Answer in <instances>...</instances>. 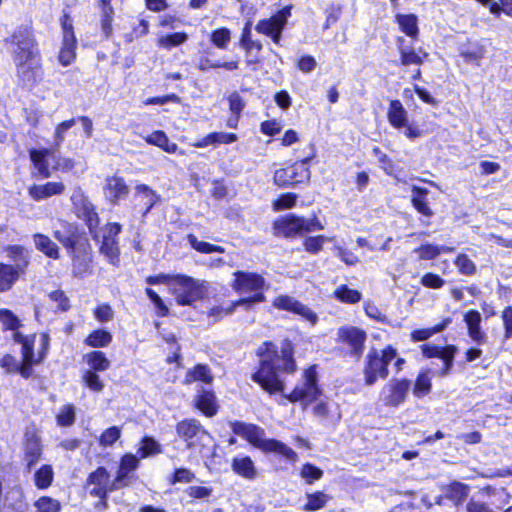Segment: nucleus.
Wrapping results in <instances>:
<instances>
[{
    "mask_svg": "<svg viewBox=\"0 0 512 512\" xmlns=\"http://www.w3.org/2000/svg\"><path fill=\"white\" fill-rule=\"evenodd\" d=\"M260 368L252 378L269 393L282 392L284 382L280 373H294L297 369L292 343L285 339L278 349L272 342H265L259 349Z\"/></svg>",
    "mask_w": 512,
    "mask_h": 512,
    "instance_id": "f257e3e1",
    "label": "nucleus"
},
{
    "mask_svg": "<svg viewBox=\"0 0 512 512\" xmlns=\"http://www.w3.org/2000/svg\"><path fill=\"white\" fill-rule=\"evenodd\" d=\"M6 43L11 46L17 76L25 85L35 84L41 78V57L32 30L20 26Z\"/></svg>",
    "mask_w": 512,
    "mask_h": 512,
    "instance_id": "f03ea898",
    "label": "nucleus"
},
{
    "mask_svg": "<svg viewBox=\"0 0 512 512\" xmlns=\"http://www.w3.org/2000/svg\"><path fill=\"white\" fill-rule=\"evenodd\" d=\"M232 430L255 447L266 452L278 453L289 461H297L298 456L295 451L283 442L275 439H266L264 429L257 425L236 421L232 424Z\"/></svg>",
    "mask_w": 512,
    "mask_h": 512,
    "instance_id": "7ed1b4c3",
    "label": "nucleus"
},
{
    "mask_svg": "<svg viewBox=\"0 0 512 512\" xmlns=\"http://www.w3.org/2000/svg\"><path fill=\"white\" fill-rule=\"evenodd\" d=\"M321 389L318 386L317 372L315 366L305 369L301 380L296 384L293 391L285 395L290 402H300L304 408L318 400Z\"/></svg>",
    "mask_w": 512,
    "mask_h": 512,
    "instance_id": "20e7f679",
    "label": "nucleus"
},
{
    "mask_svg": "<svg viewBox=\"0 0 512 512\" xmlns=\"http://www.w3.org/2000/svg\"><path fill=\"white\" fill-rule=\"evenodd\" d=\"M164 278L168 280V286L180 305H190L203 294V285L192 277L176 274Z\"/></svg>",
    "mask_w": 512,
    "mask_h": 512,
    "instance_id": "39448f33",
    "label": "nucleus"
},
{
    "mask_svg": "<svg viewBox=\"0 0 512 512\" xmlns=\"http://www.w3.org/2000/svg\"><path fill=\"white\" fill-rule=\"evenodd\" d=\"M273 228L276 235L295 237L305 232L322 230L324 229V226L316 217L305 219L294 214H288L276 220Z\"/></svg>",
    "mask_w": 512,
    "mask_h": 512,
    "instance_id": "423d86ee",
    "label": "nucleus"
},
{
    "mask_svg": "<svg viewBox=\"0 0 512 512\" xmlns=\"http://www.w3.org/2000/svg\"><path fill=\"white\" fill-rule=\"evenodd\" d=\"M71 201L76 216L85 222L93 239L98 241V227L100 219L98 213L96 212L94 204L91 202L88 196L85 195L83 190L79 187L73 190V193L71 195Z\"/></svg>",
    "mask_w": 512,
    "mask_h": 512,
    "instance_id": "0eeeda50",
    "label": "nucleus"
},
{
    "mask_svg": "<svg viewBox=\"0 0 512 512\" xmlns=\"http://www.w3.org/2000/svg\"><path fill=\"white\" fill-rule=\"evenodd\" d=\"M311 157L293 163L288 168L278 169L274 173V182L280 187H288L299 183L307 182L311 173L308 164Z\"/></svg>",
    "mask_w": 512,
    "mask_h": 512,
    "instance_id": "6e6552de",
    "label": "nucleus"
},
{
    "mask_svg": "<svg viewBox=\"0 0 512 512\" xmlns=\"http://www.w3.org/2000/svg\"><path fill=\"white\" fill-rule=\"evenodd\" d=\"M177 435L187 443L188 448L196 445H206L211 440V435L196 419H185L176 425Z\"/></svg>",
    "mask_w": 512,
    "mask_h": 512,
    "instance_id": "1a4fd4ad",
    "label": "nucleus"
},
{
    "mask_svg": "<svg viewBox=\"0 0 512 512\" xmlns=\"http://www.w3.org/2000/svg\"><path fill=\"white\" fill-rule=\"evenodd\" d=\"M53 236L67 249L68 253L88 246L87 238L78 227L67 221L59 222V227L54 229Z\"/></svg>",
    "mask_w": 512,
    "mask_h": 512,
    "instance_id": "9d476101",
    "label": "nucleus"
},
{
    "mask_svg": "<svg viewBox=\"0 0 512 512\" xmlns=\"http://www.w3.org/2000/svg\"><path fill=\"white\" fill-rule=\"evenodd\" d=\"M291 9L292 6H285L272 17L260 20L255 27L256 31L271 37L275 44H279L282 31L291 16Z\"/></svg>",
    "mask_w": 512,
    "mask_h": 512,
    "instance_id": "9b49d317",
    "label": "nucleus"
},
{
    "mask_svg": "<svg viewBox=\"0 0 512 512\" xmlns=\"http://www.w3.org/2000/svg\"><path fill=\"white\" fill-rule=\"evenodd\" d=\"M121 229L122 227L119 223H108L103 228L102 235L99 234V240L97 241L101 243L99 248L100 253L113 265L119 261L120 250L117 236L121 232Z\"/></svg>",
    "mask_w": 512,
    "mask_h": 512,
    "instance_id": "f8f14e48",
    "label": "nucleus"
},
{
    "mask_svg": "<svg viewBox=\"0 0 512 512\" xmlns=\"http://www.w3.org/2000/svg\"><path fill=\"white\" fill-rule=\"evenodd\" d=\"M86 486L89 488L91 496L96 498H108V494L119 490L118 484L114 486V479H110V474L105 467H98L91 472L86 480Z\"/></svg>",
    "mask_w": 512,
    "mask_h": 512,
    "instance_id": "ddd939ff",
    "label": "nucleus"
},
{
    "mask_svg": "<svg viewBox=\"0 0 512 512\" xmlns=\"http://www.w3.org/2000/svg\"><path fill=\"white\" fill-rule=\"evenodd\" d=\"M410 381L407 379H391L381 391V399L386 406L397 407L402 404L409 392Z\"/></svg>",
    "mask_w": 512,
    "mask_h": 512,
    "instance_id": "4468645a",
    "label": "nucleus"
},
{
    "mask_svg": "<svg viewBox=\"0 0 512 512\" xmlns=\"http://www.w3.org/2000/svg\"><path fill=\"white\" fill-rule=\"evenodd\" d=\"M340 342L350 347V354L360 358L367 338L366 332L355 326L340 327L337 332Z\"/></svg>",
    "mask_w": 512,
    "mask_h": 512,
    "instance_id": "2eb2a0df",
    "label": "nucleus"
},
{
    "mask_svg": "<svg viewBox=\"0 0 512 512\" xmlns=\"http://www.w3.org/2000/svg\"><path fill=\"white\" fill-rule=\"evenodd\" d=\"M388 373V368L384 366L383 361L380 359V353L376 349H371L366 356L363 369L365 384L372 386L379 378L385 379Z\"/></svg>",
    "mask_w": 512,
    "mask_h": 512,
    "instance_id": "dca6fc26",
    "label": "nucleus"
},
{
    "mask_svg": "<svg viewBox=\"0 0 512 512\" xmlns=\"http://www.w3.org/2000/svg\"><path fill=\"white\" fill-rule=\"evenodd\" d=\"M42 451L43 447L37 429L34 426L27 427L24 434V459L28 470H31L40 460Z\"/></svg>",
    "mask_w": 512,
    "mask_h": 512,
    "instance_id": "f3484780",
    "label": "nucleus"
},
{
    "mask_svg": "<svg viewBox=\"0 0 512 512\" xmlns=\"http://www.w3.org/2000/svg\"><path fill=\"white\" fill-rule=\"evenodd\" d=\"M35 338V335L25 336L17 331L13 333L14 341L20 343L22 346L23 361L21 365L19 364L18 372L24 378L31 376V366L35 362L33 350Z\"/></svg>",
    "mask_w": 512,
    "mask_h": 512,
    "instance_id": "a211bd4d",
    "label": "nucleus"
},
{
    "mask_svg": "<svg viewBox=\"0 0 512 512\" xmlns=\"http://www.w3.org/2000/svg\"><path fill=\"white\" fill-rule=\"evenodd\" d=\"M129 192V186L122 177L113 175L105 179L103 193L109 203L117 205L128 196Z\"/></svg>",
    "mask_w": 512,
    "mask_h": 512,
    "instance_id": "6ab92c4d",
    "label": "nucleus"
},
{
    "mask_svg": "<svg viewBox=\"0 0 512 512\" xmlns=\"http://www.w3.org/2000/svg\"><path fill=\"white\" fill-rule=\"evenodd\" d=\"M235 280L233 283V288L243 294L248 292H255L256 294H261L259 291L262 290L264 286V278L256 273L251 272H243L237 271L234 273Z\"/></svg>",
    "mask_w": 512,
    "mask_h": 512,
    "instance_id": "aec40b11",
    "label": "nucleus"
},
{
    "mask_svg": "<svg viewBox=\"0 0 512 512\" xmlns=\"http://www.w3.org/2000/svg\"><path fill=\"white\" fill-rule=\"evenodd\" d=\"M273 305L278 309L299 314L311 324H315L317 322L318 317L310 308L290 296H278L273 301Z\"/></svg>",
    "mask_w": 512,
    "mask_h": 512,
    "instance_id": "412c9836",
    "label": "nucleus"
},
{
    "mask_svg": "<svg viewBox=\"0 0 512 512\" xmlns=\"http://www.w3.org/2000/svg\"><path fill=\"white\" fill-rule=\"evenodd\" d=\"M397 48L400 54V64L403 66L421 65L428 53L422 48L415 50L411 45L407 44L404 37L396 38Z\"/></svg>",
    "mask_w": 512,
    "mask_h": 512,
    "instance_id": "4be33fe9",
    "label": "nucleus"
},
{
    "mask_svg": "<svg viewBox=\"0 0 512 512\" xmlns=\"http://www.w3.org/2000/svg\"><path fill=\"white\" fill-rule=\"evenodd\" d=\"M139 467V459L130 453L123 455L120 459L119 469L114 478V486L118 484L119 488L126 487L133 478L132 473Z\"/></svg>",
    "mask_w": 512,
    "mask_h": 512,
    "instance_id": "5701e85b",
    "label": "nucleus"
},
{
    "mask_svg": "<svg viewBox=\"0 0 512 512\" xmlns=\"http://www.w3.org/2000/svg\"><path fill=\"white\" fill-rule=\"evenodd\" d=\"M89 245L82 250H74L68 254L72 258V272L76 277H85L91 273L92 258L88 251Z\"/></svg>",
    "mask_w": 512,
    "mask_h": 512,
    "instance_id": "b1692460",
    "label": "nucleus"
},
{
    "mask_svg": "<svg viewBox=\"0 0 512 512\" xmlns=\"http://www.w3.org/2000/svg\"><path fill=\"white\" fill-rule=\"evenodd\" d=\"M264 301V295L263 294H256L249 298L240 299L239 301L232 303L228 306H214L208 311V317L212 319V321L217 322L218 320L222 319L223 317L231 314L236 306L239 305H246L247 307H250L254 303H259Z\"/></svg>",
    "mask_w": 512,
    "mask_h": 512,
    "instance_id": "393cba45",
    "label": "nucleus"
},
{
    "mask_svg": "<svg viewBox=\"0 0 512 512\" xmlns=\"http://www.w3.org/2000/svg\"><path fill=\"white\" fill-rule=\"evenodd\" d=\"M64 191L65 185L63 182H47L31 186L28 192L32 199L41 201L55 195H61Z\"/></svg>",
    "mask_w": 512,
    "mask_h": 512,
    "instance_id": "a878e982",
    "label": "nucleus"
},
{
    "mask_svg": "<svg viewBox=\"0 0 512 512\" xmlns=\"http://www.w3.org/2000/svg\"><path fill=\"white\" fill-rule=\"evenodd\" d=\"M252 22L247 21L243 27L242 35L240 38V46L246 51L248 59V64H253L259 62V59L252 55L253 51L256 50L260 52L262 50V44L258 40H253V36L251 33Z\"/></svg>",
    "mask_w": 512,
    "mask_h": 512,
    "instance_id": "bb28decb",
    "label": "nucleus"
},
{
    "mask_svg": "<svg viewBox=\"0 0 512 512\" xmlns=\"http://www.w3.org/2000/svg\"><path fill=\"white\" fill-rule=\"evenodd\" d=\"M53 154V149H31L29 151L30 160L33 163L37 173L42 178H49L52 175V172L49 168L48 157H51Z\"/></svg>",
    "mask_w": 512,
    "mask_h": 512,
    "instance_id": "cd10ccee",
    "label": "nucleus"
},
{
    "mask_svg": "<svg viewBox=\"0 0 512 512\" xmlns=\"http://www.w3.org/2000/svg\"><path fill=\"white\" fill-rule=\"evenodd\" d=\"M464 320L466 322L470 338L477 344H484L486 342V335L481 331L480 327L482 320L481 314L476 310H470L465 314Z\"/></svg>",
    "mask_w": 512,
    "mask_h": 512,
    "instance_id": "c85d7f7f",
    "label": "nucleus"
},
{
    "mask_svg": "<svg viewBox=\"0 0 512 512\" xmlns=\"http://www.w3.org/2000/svg\"><path fill=\"white\" fill-rule=\"evenodd\" d=\"M231 468L237 475L243 478L252 480L257 477V469L252 459L248 456L242 455L233 458Z\"/></svg>",
    "mask_w": 512,
    "mask_h": 512,
    "instance_id": "c756f323",
    "label": "nucleus"
},
{
    "mask_svg": "<svg viewBox=\"0 0 512 512\" xmlns=\"http://www.w3.org/2000/svg\"><path fill=\"white\" fill-rule=\"evenodd\" d=\"M6 251L7 256L13 262L11 265L25 273L30 264L29 252L21 245H9Z\"/></svg>",
    "mask_w": 512,
    "mask_h": 512,
    "instance_id": "7c9ffc66",
    "label": "nucleus"
},
{
    "mask_svg": "<svg viewBox=\"0 0 512 512\" xmlns=\"http://www.w3.org/2000/svg\"><path fill=\"white\" fill-rule=\"evenodd\" d=\"M389 123L396 129L406 127L408 114L399 100H392L387 113Z\"/></svg>",
    "mask_w": 512,
    "mask_h": 512,
    "instance_id": "2f4dec72",
    "label": "nucleus"
},
{
    "mask_svg": "<svg viewBox=\"0 0 512 512\" xmlns=\"http://www.w3.org/2000/svg\"><path fill=\"white\" fill-rule=\"evenodd\" d=\"M24 272L11 264L0 263V291L6 292L12 288Z\"/></svg>",
    "mask_w": 512,
    "mask_h": 512,
    "instance_id": "473e14b6",
    "label": "nucleus"
},
{
    "mask_svg": "<svg viewBox=\"0 0 512 512\" xmlns=\"http://www.w3.org/2000/svg\"><path fill=\"white\" fill-rule=\"evenodd\" d=\"M395 22L398 24L400 30L412 39H417L419 36L418 18L415 14H401L395 15Z\"/></svg>",
    "mask_w": 512,
    "mask_h": 512,
    "instance_id": "72a5a7b5",
    "label": "nucleus"
},
{
    "mask_svg": "<svg viewBox=\"0 0 512 512\" xmlns=\"http://www.w3.org/2000/svg\"><path fill=\"white\" fill-rule=\"evenodd\" d=\"M33 242L37 250L52 259H59L60 252L58 245L47 235L36 233L33 235Z\"/></svg>",
    "mask_w": 512,
    "mask_h": 512,
    "instance_id": "f704fd0d",
    "label": "nucleus"
},
{
    "mask_svg": "<svg viewBox=\"0 0 512 512\" xmlns=\"http://www.w3.org/2000/svg\"><path fill=\"white\" fill-rule=\"evenodd\" d=\"M195 405L207 417L217 413L216 397L211 391L202 390L195 399Z\"/></svg>",
    "mask_w": 512,
    "mask_h": 512,
    "instance_id": "c9c22d12",
    "label": "nucleus"
},
{
    "mask_svg": "<svg viewBox=\"0 0 512 512\" xmlns=\"http://www.w3.org/2000/svg\"><path fill=\"white\" fill-rule=\"evenodd\" d=\"M144 140L148 144L157 146L167 153H176L178 150L177 144L171 142L166 133L160 130L145 136Z\"/></svg>",
    "mask_w": 512,
    "mask_h": 512,
    "instance_id": "e433bc0d",
    "label": "nucleus"
},
{
    "mask_svg": "<svg viewBox=\"0 0 512 512\" xmlns=\"http://www.w3.org/2000/svg\"><path fill=\"white\" fill-rule=\"evenodd\" d=\"M135 196L139 197L145 204L144 215L160 200V195L145 184H139L135 187Z\"/></svg>",
    "mask_w": 512,
    "mask_h": 512,
    "instance_id": "4c0bfd02",
    "label": "nucleus"
},
{
    "mask_svg": "<svg viewBox=\"0 0 512 512\" xmlns=\"http://www.w3.org/2000/svg\"><path fill=\"white\" fill-rule=\"evenodd\" d=\"M84 360L94 372H104L109 369L110 361L102 351H92L84 356Z\"/></svg>",
    "mask_w": 512,
    "mask_h": 512,
    "instance_id": "58836bf2",
    "label": "nucleus"
},
{
    "mask_svg": "<svg viewBox=\"0 0 512 512\" xmlns=\"http://www.w3.org/2000/svg\"><path fill=\"white\" fill-rule=\"evenodd\" d=\"M412 193L413 207L424 216L431 217L433 212L426 201L428 190L426 188L414 186L412 188Z\"/></svg>",
    "mask_w": 512,
    "mask_h": 512,
    "instance_id": "ea45409f",
    "label": "nucleus"
},
{
    "mask_svg": "<svg viewBox=\"0 0 512 512\" xmlns=\"http://www.w3.org/2000/svg\"><path fill=\"white\" fill-rule=\"evenodd\" d=\"M77 39L63 38L62 47L58 56L59 62L63 66L70 65L76 57Z\"/></svg>",
    "mask_w": 512,
    "mask_h": 512,
    "instance_id": "a19ab883",
    "label": "nucleus"
},
{
    "mask_svg": "<svg viewBox=\"0 0 512 512\" xmlns=\"http://www.w3.org/2000/svg\"><path fill=\"white\" fill-rule=\"evenodd\" d=\"M194 381H202L204 383H211L213 375L207 365L197 364L192 370L188 371L184 382L190 384Z\"/></svg>",
    "mask_w": 512,
    "mask_h": 512,
    "instance_id": "79ce46f5",
    "label": "nucleus"
},
{
    "mask_svg": "<svg viewBox=\"0 0 512 512\" xmlns=\"http://www.w3.org/2000/svg\"><path fill=\"white\" fill-rule=\"evenodd\" d=\"M112 334L103 329L91 332L85 339V344L93 348H104L112 342Z\"/></svg>",
    "mask_w": 512,
    "mask_h": 512,
    "instance_id": "37998d69",
    "label": "nucleus"
},
{
    "mask_svg": "<svg viewBox=\"0 0 512 512\" xmlns=\"http://www.w3.org/2000/svg\"><path fill=\"white\" fill-rule=\"evenodd\" d=\"M54 479V471L51 465H42L34 473V484L38 489H47Z\"/></svg>",
    "mask_w": 512,
    "mask_h": 512,
    "instance_id": "c03bdc74",
    "label": "nucleus"
},
{
    "mask_svg": "<svg viewBox=\"0 0 512 512\" xmlns=\"http://www.w3.org/2000/svg\"><path fill=\"white\" fill-rule=\"evenodd\" d=\"M468 486L459 482H454L446 489L445 496L454 502L455 505H460L468 496Z\"/></svg>",
    "mask_w": 512,
    "mask_h": 512,
    "instance_id": "a18cd8bd",
    "label": "nucleus"
},
{
    "mask_svg": "<svg viewBox=\"0 0 512 512\" xmlns=\"http://www.w3.org/2000/svg\"><path fill=\"white\" fill-rule=\"evenodd\" d=\"M162 451V445L150 436H145L141 440L140 447L138 449L141 458H147L153 455L161 454Z\"/></svg>",
    "mask_w": 512,
    "mask_h": 512,
    "instance_id": "49530a36",
    "label": "nucleus"
},
{
    "mask_svg": "<svg viewBox=\"0 0 512 512\" xmlns=\"http://www.w3.org/2000/svg\"><path fill=\"white\" fill-rule=\"evenodd\" d=\"M335 297L347 304H355L361 300V293L358 290L351 289L347 285H340L334 291Z\"/></svg>",
    "mask_w": 512,
    "mask_h": 512,
    "instance_id": "de8ad7c7",
    "label": "nucleus"
},
{
    "mask_svg": "<svg viewBox=\"0 0 512 512\" xmlns=\"http://www.w3.org/2000/svg\"><path fill=\"white\" fill-rule=\"evenodd\" d=\"M187 240L191 247L200 253H224L225 251V249L221 246L210 244L202 240H198V238L193 234H189L187 236Z\"/></svg>",
    "mask_w": 512,
    "mask_h": 512,
    "instance_id": "09e8293b",
    "label": "nucleus"
},
{
    "mask_svg": "<svg viewBox=\"0 0 512 512\" xmlns=\"http://www.w3.org/2000/svg\"><path fill=\"white\" fill-rule=\"evenodd\" d=\"M22 492L20 488L11 489L6 496L4 512H22L23 504L21 501Z\"/></svg>",
    "mask_w": 512,
    "mask_h": 512,
    "instance_id": "8fccbe9b",
    "label": "nucleus"
},
{
    "mask_svg": "<svg viewBox=\"0 0 512 512\" xmlns=\"http://www.w3.org/2000/svg\"><path fill=\"white\" fill-rule=\"evenodd\" d=\"M307 502L304 506L306 511H317L323 508L330 500L329 495L318 491L306 495Z\"/></svg>",
    "mask_w": 512,
    "mask_h": 512,
    "instance_id": "3c124183",
    "label": "nucleus"
},
{
    "mask_svg": "<svg viewBox=\"0 0 512 512\" xmlns=\"http://www.w3.org/2000/svg\"><path fill=\"white\" fill-rule=\"evenodd\" d=\"M453 249L445 246H437L433 244H425L416 249L420 259L432 260L439 256L442 252H451Z\"/></svg>",
    "mask_w": 512,
    "mask_h": 512,
    "instance_id": "603ef678",
    "label": "nucleus"
},
{
    "mask_svg": "<svg viewBox=\"0 0 512 512\" xmlns=\"http://www.w3.org/2000/svg\"><path fill=\"white\" fill-rule=\"evenodd\" d=\"M431 391V378L429 377V372L424 371L421 372L415 382L414 388H413V394L418 397L422 398L429 394Z\"/></svg>",
    "mask_w": 512,
    "mask_h": 512,
    "instance_id": "864d4df0",
    "label": "nucleus"
},
{
    "mask_svg": "<svg viewBox=\"0 0 512 512\" xmlns=\"http://www.w3.org/2000/svg\"><path fill=\"white\" fill-rule=\"evenodd\" d=\"M300 476L307 484L311 485L322 478L323 471L313 464L306 463L300 470Z\"/></svg>",
    "mask_w": 512,
    "mask_h": 512,
    "instance_id": "5fc2aeb1",
    "label": "nucleus"
},
{
    "mask_svg": "<svg viewBox=\"0 0 512 512\" xmlns=\"http://www.w3.org/2000/svg\"><path fill=\"white\" fill-rule=\"evenodd\" d=\"M82 379L84 384L94 392L99 393L104 389L103 381L101 380L99 375L92 370L84 371Z\"/></svg>",
    "mask_w": 512,
    "mask_h": 512,
    "instance_id": "6e6d98bb",
    "label": "nucleus"
},
{
    "mask_svg": "<svg viewBox=\"0 0 512 512\" xmlns=\"http://www.w3.org/2000/svg\"><path fill=\"white\" fill-rule=\"evenodd\" d=\"M231 40V31L228 28H220L211 33V42L219 49H226Z\"/></svg>",
    "mask_w": 512,
    "mask_h": 512,
    "instance_id": "4d7b16f0",
    "label": "nucleus"
},
{
    "mask_svg": "<svg viewBox=\"0 0 512 512\" xmlns=\"http://www.w3.org/2000/svg\"><path fill=\"white\" fill-rule=\"evenodd\" d=\"M59 426H71L75 421V407L72 404L64 405L56 416Z\"/></svg>",
    "mask_w": 512,
    "mask_h": 512,
    "instance_id": "13d9d810",
    "label": "nucleus"
},
{
    "mask_svg": "<svg viewBox=\"0 0 512 512\" xmlns=\"http://www.w3.org/2000/svg\"><path fill=\"white\" fill-rule=\"evenodd\" d=\"M188 39V36L186 33L179 32V33H173L166 36H163L159 39L158 44L159 46L170 49L174 46H178L182 43H184Z\"/></svg>",
    "mask_w": 512,
    "mask_h": 512,
    "instance_id": "bf43d9fd",
    "label": "nucleus"
},
{
    "mask_svg": "<svg viewBox=\"0 0 512 512\" xmlns=\"http://www.w3.org/2000/svg\"><path fill=\"white\" fill-rule=\"evenodd\" d=\"M76 123V119H70L61 122L55 128L54 132V149H58L65 139V134L70 130Z\"/></svg>",
    "mask_w": 512,
    "mask_h": 512,
    "instance_id": "052dcab7",
    "label": "nucleus"
},
{
    "mask_svg": "<svg viewBox=\"0 0 512 512\" xmlns=\"http://www.w3.org/2000/svg\"><path fill=\"white\" fill-rule=\"evenodd\" d=\"M35 507L37 512H60L61 509L58 500L46 496L39 498L35 503Z\"/></svg>",
    "mask_w": 512,
    "mask_h": 512,
    "instance_id": "680f3d73",
    "label": "nucleus"
},
{
    "mask_svg": "<svg viewBox=\"0 0 512 512\" xmlns=\"http://www.w3.org/2000/svg\"><path fill=\"white\" fill-rule=\"evenodd\" d=\"M333 239V237H325L322 235L308 237L304 240V248L307 252L316 254L322 250L325 241H332Z\"/></svg>",
    "mask_w": 512,
    "mask_h": 512,
    "instance_id": "e2e57ef3",
    "label": "nucleus"
},
{
    "mask_svg": "<svg viewBox=\"0 0 512 512\" xmlns=\"http://www.w3.org/2000/svg\"><path fill=\"white\" fill-rule=\"evenodd\" d=\"M121 436V429L117 426H112L105 431L100 436L99 444L103 447L112 446Z\"/></svg>",
    "mask_w": 512,
    "mask_h": 512,
    "instance_id": "0e129e2a",
    "label": "nucleus"
},
{
    "mask_svg": "<svg viewBox=\"0 0 512 512\" xmlns=\"http://www.w3.org/2000/svg\"><path fill=\"white\" fill-rule=\"evenodd\" d=\"M455 265L462 274L471 275L476 271L473 261L465 254H460L455 260Z\"/></svg>",
    "mask_w": 512,
    "mask_h": 512,
    "instance_id": "69168bd1",
    "label": "nucleus"
},
{
    "mask_svg": "<svg viewBox=\"0 0 512 512\" xmlns=\"http://www.w3.org/2000/svg\"><path fill=\"white\" fill-rule=\"evenodd\" d=\"M0 322L3 324L5 329L14 331L21 325L19 319L14 315V313L7 309L0 310Z\"/></svg>",
    "mask_w": 512,
    "mask_h": 512,
    "instance_id": "338daca9",
    "label": "nucleus"
},
{
    "mask_svg": "<svg viewBox=\"0 0 512 512\" xmlns=\"http://www.w3.org/2000/svg\"><path fill=\"white\" fill-rule=\"evenodd\" d=\"M207 142L212 144H229L237 140V135L234 133L214 132L207 135Z\"/></svg>",
    "mask_w": 512,
    "mask_h": 512,
    "instance_id": "774afa93",
    "label": "nucleus"
}]
</instances>
